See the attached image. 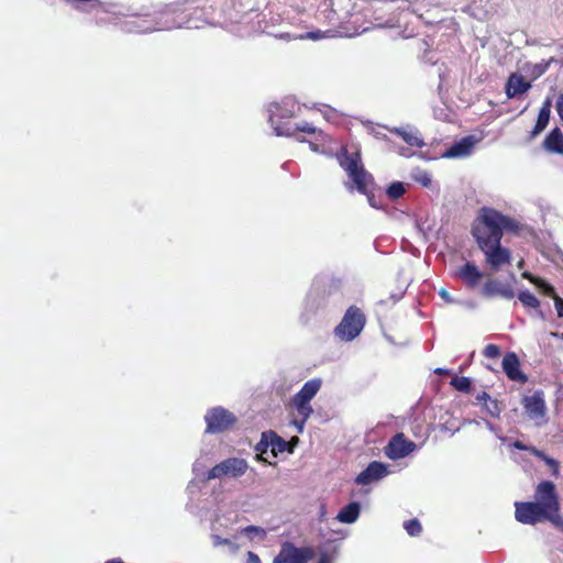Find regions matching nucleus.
<instances>
[{"mask_svg":"<svg viewBox=\"0 0 563 563\" xmlns=\"http://www.w3.org/2000/svg\"><path fill=\"white\" fill-rule=\"evenodd\" d=\"M451 386L462 393L471 394L472 393V382L468 377L457 376L455 375L451 382Z\"/></svg>","mask_w":563,"mask_h":563,"instance_id":"5701e85b","label":"nucleus"},{"mask_svg":"<svg viewBox=\"0 0 563 563\" xmlns=\"http://www.w3.org/2000/svg\"><path fill=\"white\" fill-rule=\"evenodd\" d=\"M247 462L243 459L229 457L209 470L207 478H221L223 476L240 477L247 471Z\"/></svg>","mask_w":563,"mask_h":563,"instance_id":"6e6552de","label":"nucleus"},{"mask_svg":"<svg viewBox=\"0 0 563 563\" xmlns=\"http://www.w3.org/2000/svg\"><path fill=\"white\" fill-rule=\"evenodd\" d=\"M534 500L516 501L515 518L522 525L536 526L549 521L563 533L561 500L555 484L551 481L540 482L533 494Z\"/></svg>","mask_w":563,"mask_h":563,"instance_id":"f03ea898","label":"nucleus"},{"mask_svg":"<svg viewBox=\"0 0 563 563\" xmlns=\"http://www.w3.org/2000/svg\"><path fill=\"white\" fill-rule=\"evenodd\" d=\"M366 316L357 306H350L340 323L334 328V335L343 342H351L363 331Z\"/></svg>","mask_w":563,"mask_h":563,"instance_id":"39448f33","label":"nucleus"},{"mask_svg":"<svg viewBox=\"0 0 563 563\" xmlns=\"http://www.w3.org/2000/svg\"><path fill=\"white\" fill-rule=\"evenodd\" d=\"M518 299L526 308L539 309V299L530 291L523 290L518 294Z\"/></svg>","mask_w":563,"mask_h":563,"instance_id":"b1692460","label":"nucleus"},{"mask_svg":"<svg viewBox=\"0 0 563 563\" xmlns=\"http://www.w3.org/2000/svg\"><path fill=\"white\" fill-rule=\"evenodd\" d=\"M219 543H229V540L219 541Z\"/></svg>","mask_w":563,"mask_h":563,"instance_id":"79ce46f5","label":"nucleus"},{"mask_svg":"<svg viewBox=\"0 0 563 563\" xmlns=\"http://www.w3.org/2000/svg\"><path fill=\"white\" fill-rule=\"evenodd\" d=\"M543 147L549 153L563 154V133L560 128H554L545 136Z\"/></svg>","mask_w":563,"mask_h":563,"instance_id":"f3484780","label":"nucleus"},{"mask_svg":"<svg viewBox=\"0 0 563 563\" xmlns=\"http://www.w3.org/2000/svg\"><path fill=\"white\" fill-rule=\"evenodd\" d=\"M404 528L407 531V533L411 537H417L422 532V526L420 521L416 518L405 521Z\"/></svg>","mask_w":563,"mask_h":563,"instance_id":"a878e982","label":"nucleus"},{"mask_svg":"<svg viewBox=\"0 0 563 563\" xmlns=\"http://www.w3.org/2000/svg\"><path fill=\"white\" fill-rule=\"evenodd\" d=\"M503 371L506 376L512 382H519L525 384L528 380L526 374L520 369V362L518 355L515 352H508L503 358Z\"/></svg>","mask_w":563,"mask_h":563,"instance_id":"4468645a","label":"nucleus"},{"mask_svg":"<svg viewBox=\"0 0 563 563\" xmlns=\"http://www.w3.org/2000/svg\"><path fill=\"white\" fill-rule=\"evenodd\" d=\"M423 187H429L431 185V178L428 174H423L417 179Z\"/></svg>","mask_w":563,"mask_h":563,"instance_id":"473e14b6","label":"nucleus"},{"mask_svg":"<svg viewBox=\"0 0 563 563\" xmlns=\"http://www.w3.org/2000/svg\"><path fill=\"white\" fill-rule=\"evenodd\" d=\"M490 398H492V397H490V396H489V394H488V393H486V391H482V393L477 394V396H476V400H477V402H478V404H481V405H483V406H484L488 400H490Z\"/></svg>","mask_w":563,"mask_h":563,"instance_id":"2f4dec72","label":"nucleus"},{"mask_svg":"<svg viewBox=\"0 0 563 563\" xmlns=\"http://www.w3.org/2000/svg\"><path fill=\"white\" fill-rule=\"evenodd\" d=\"M361 507L356 501H352L344 506L336 516V519L340 522L344 523H353L357 520L360 516Z\"/></svg>","mask_w":563,"mask_h":563,"instance_id":"412c9836","label":"nucleus"},{"mask_svg":"<svg viewBox=\"0 0 563 563\" xmlns=\"http://www.w3.org/2000/svg\"><path fill=\"white\" fill-rule=\"evenodd\" d=\"M520 224L514 218L494 208L483 207L472 224V235L485 255V263L493 272L511 263V252L501 246L504 232L518 233Z\"/></svg>","mask_w":563,"mask_h":563,"instance_id":"f257e3e1","label":"nucleus"},{"mask_svg":"<svg viewBox=\"0 0 563 563\" xmlns=\"http://www.w3.org/2000/svg\"><path fill=\"white\" fill-rule=\"evenodd\" d=\"M544 295L551 297V298H555L558 297L556 292H555V289L552 285H550L548 282H545L544 279L540 278L536 285Z\"/></svg>","mask_w":563,"mask_h":563,"instance_id":"cd10ccee","label":"nucleus"},{"mask_svg":"<svg viewBox=\"0 0 563 563\" xmlns=\"http://www.w3.org/2000/svg\"><path fill=\"white\" fill-rule=\"evenodd\" d=\"M474 146V141L472 136H466L454 143L451 147H449L445 152L446 157H462L468 155Z\"/></svg>","mask_w":563,"mask_h":563,"instance_id":"a211bd4d","label":"nucleus"},{"mask_svg":"<svg viewBox=\"0 0 563 563\" xmlns=\"http://www.w3.org/2000/svg\"><path fill=\"white\" fill-rule=\"evenodd\" d=\"M486 411L492 416V417H497L500 412V408L498 406V402L496 399H493L490 398V400H488L485 405H484Z\"/></svg>","mask_w":563,"mask_h":563,"instance_id":"c756f323","label":"nucleus"},{"mask_svg":"<svg viewBox=\"0 0 563 563\" xmlns=\"http://www.w3.org/2000/svg\"><path fill=\"white\" fill-rule=\"evenodd\" d=\"M514 445H515V448H516V449H519V450H529V449H528V448H527L522 442H520V441L515 442V444H514Z\"/></svg>","mask_w":563,"mask_h":563,"instance_id":"e433bc0d","label":"nucleus"},{"mask_svg":"<svg viewBox=\"0 0 563 563\" xmlns=\"http://www.w3.org/2000/svg\"><path fill=\"white\" fill-rule=\"evenodd\" d=\"M397 133L401 136V139L407 144H409L411 146H417V147L423 146V142L419 137L413 135L412 133L407 132V131H400V130H397Z\"/></svg>","mask_w":563,"mask_h":563,"instance_id":"bb28decb","label":"nucleus"},{"mask_svg":"<svg viewBox=\"0 0 563 563\" xmlns=\"http://www.w3.org/2000/svg\"><path fill=\"white\" fill-rule=\"evenodd\" d=\"M258 530H260V528H258V527H256V526H249V527L245 529V531H247V532H249V531H258Z\"/></svg>","mask_w":563,"mask_h":563,"instance_id":"4c0bfd02","label":"nucleus"},{"mask_svg":"<svg viewBox=\"0 0 563 563\" xmlns=\"http://www.w3.org/2000/svg\"><path fill=\"white\" fill-rule=\"evenodd\" d=\"M321 388V379L312 378L303 384L301 389L292 397L291 406L297 410L298 418L294 420V424L298 432H302L303 427L313 412L310 405L311 399Z\"/></svg>","mask_w":563,"mask_h":563,"instance_id":"20e7f679","label":"nucleus"},{"mask_svg":"<svg viewBox=\"0 0 563 563\" xmlns=\"http://www.w3.org/2000/svg\"><path fill=\"white\" fill-rule=\"evenodd\" d=\"M481 295L485 298L499 296L505 299H512L515 290L508 283H503L497 278H488L482 287Z\"/></svg>","mask_w":563,"mask_h":563,"instance_id":"9b49d317","label":"nucleus"},{"mask_svg":"<svg viewBox=\"0 0 563 563\" xmlns=\"http://www.w3.org/2000/svg\"><path fill=\"white\" fill-rule=\"evenodd\" d=\"M435 373L442 375V374H448V371L442 369V368H438V369H435Z\"/></svg>","mask_w":563,"mask_h":563,"instance_id":"a19ab883","label":"nucleus"},{"mask_svg":"<svg viewBox=\"0 0 563 563\" xmlns=\"http://www.w3.org/2000/svg\"><path fill=\"white\" fill-rule=\"evenodd\" d=\"M531 453L538 459L542 460L549 467L551 468L552 475L558 477L560 474V463L548 456L543 451H540L536 448H531Z\"/></svg>","mask_w":563,"mask_h":563,"instance_id":"4be33fe9","label":"nucleus"},{"mask_svg":"<svg viewBox=\"0 0 563 563\" xmlns=\"http://www.w3.org/2000/svg\"><path fill=\"white\" fill-rule=\"evenodd\" d=\"M405 192H406L405 185L400 181L391 183L386 190L387 196L391 200H397L398 198L402 197L405 195Z\"/></svg>","mask_w":563,"mask_h":563,"instance_id":"393cba45","label":"nucleus"},{"mask_svg":"<svg viewBox=\"0 0 563 563\" xmlns=\"http://www.w3.org/2000/svg\"><path fill=\"white\" fill-rule=\"evenodd\" d=\"M106 563H123V561H121L120 559H112L107 561Z\"/></svg>","mask_w":563,"mask_h":563,"instance_id":"ea45409f","label":"nucleus"},{"mask_svg":"<svg viewBox=\"0 0 563 563\" xmlns=\"http://www.w3.org/2000/svg\"><path fill=\"white\" fill-rule=\"evenodd\" d=\"M501 354L500 347L496 344H488L483 350V355L487 358H497Z\"/></svg>","mask_w":563,"mask_h":563,"instance_id":"c85d7f7f","label":"nucleus"},{"mask_svg":"<svg viewBox=\"0 0 563 563\" xmlns=\"http://www.w3.org/2000/svg\"><path fill=\"white\" fill-rule=\"evenodd\" d=\"M318 563H331V560L327 553H322L319 558Z\"/></svg>","mask_w":563,"mask_h":563,"instance_id":"c9c22d12","label":"nucleus"},{"mask_svg":"<svg viewBox=\"0 0 563 563\" xmlns=\"http://www.w3.org/2000/svg\"><path fill=\"white\" fill-rule=\"evenodd\" d=\"M386 474V465L374 461L371 462L368 466L356 476L355 483L360 485H367L383 478Z\"/></svg>","mask_w":563,"mask_h":563,"instance_id":"2eb2a0df","label":"nucleus"},{"mask_svg":"<svg viewBox=\"0 0 563 563\" xmlns=\"http://www.w3.org/2000/svg\"><path fill=\"white\" fill-rule=\"evenodd\" d=\"M551 114V101L547 99L539 110L538 119L531 132L532 136L540 134L548 125Z\"/></svg>","mask_w":563,"mask_h":563,"instance_id":"6ab92c4d","label":"nucleus"},{"mask_svg":"<svg viewBox=\"0 0 563 563\" xmlns=\"http://www.w3.org/2000/svg\"><path fill=\"white\" fill-rule=\"evenodd\" d=\"M555 309L558 311V316L563 318V299L561 297H555L554 299Z\"/></svg>","mask_w":563,"mask_h":563,"instance_id":"7c9ffc66","label":"nucleus"},{"mask_svg":"<svg viewBox=\"0 0 563 563\" xmlns=\"http://www.w3.org/2000/svg\"><path fill=\"white\" fill-rule=\"evenodd\" d=\"M276 132L278 135L286 136H296L297 132H303L310 135L322 136V131L313 126L311 123L303 122L301 124H296L292 129H287V131H283L280 126L276 128Z\"/></svg>","mask_w":563,"mask_h":563,"instance_id":"aec40b11","label":"nucleus"},{"mask_svg":"<svg viewBox=\"0 0 563 563\" xmlns=\"http://www.w3.org/2000/svg\"><path fill=\"white\" fill-rule=\"evenodd\" d=\"M246 563H261V560L257 554L250 551L247 553V562Z\"/></svg>","mask_w":563,"mask_h":563,"instance_id":"f704fd0d","label":"nucleus"},{"mask_svg":"<svg viewBox=\"0 0 563 563\" xmlns=\"http://www.w3.org/2000/svg\"><path fill=\"white\" fill-rule=\"evenodd\" d=\"M413 441L407 439L404 433L395 434L385 446V454L391 460H399L408 456L416 450Z\"/></svg>","mask_w":563,"mask_h":563,"instance_id":"1a4fd4ad","label":"nucleus"},{"mask_svg":"<svg viewBox=\"0 0 563 563\" xmlns=\"http://www.w3.org/2000/svg\"><path fill=\"white\" fill-rule=\"evenodd\" d=\"M314 555L311 547L297 548L294 543L286 541L282 544L273 563H308Z\"/></svg>","mask_w":563,"mask_h":563,"instance_id":"423d86ee","label":"nucleus"},{"mask_svg":"<svg viewBox=\"0 0 563 563\" xmlns=\"http://www.w3.org/2000/svg\"><path fill=\"white\" fill-rule=\"evenodd\" d=\"M531 88V84L518 73H512L506 82L505 92L507 98L512 99L519 95H523Z\"/></svg>","mask_w":563,"mask_h":563,"instance_id":"dca6fc26","label":"nucleus"},{"mask_svg":"<svg viewBox=\"0 0 563 563\" xmlns=\"http://www.w3.org/2000/svg\"><path fill=\"white\" fill-rule=\"evenodd\" d=\"M455 275L468 289L477 288L484 277V273L474 262H466Z\"/></svg>","mask_w":563,"mask_h":563,"instance_id":"f8f14e48","label":"nucleus"},{"mask_svg":"<svg viewBox=\"0 0 563 563\" xmlns=\"http://www.w3.org/2000/svg\"><path fill=\"white\" fill-rule=\"evenodd\" d=\"M268 448H271L275 456L277 453L291 451L289 442L277 435L274 431L263 432L261 442L256 446L257 451H261V453H265Z\"/></svg>","mask_w":563,"mask_h":563,"instance_id":"ddd939ff","label":"nucleus"},{"mask_svg":"<svg viewBox=\"0 0 563 563\" xmlns=\"http://www.w3.org/2000/svg\"><path fill=\"white\" fill-rule=\"evenodd\" d=\"M522 277L525 279H528L530 283H532L534 286L537 285L538 280L540 279V277H537L534 275H532L531 273L529 272H525L522 273Z\"/></svg>","mask_w":563,"mask_h":563,"instance_id":"72a5a7b5","label":"nucleus"},{"mask_svg":"<svg viewBox=\"0 0 563 563\" xmlns=\"http://www.w3.org/2000/svg\"><path fill=\"white\" fill-rule=\"evenodd\" d=\"M205 419L207 422L206 431L209 433H220L227 431L236 422L235 416L222 407L210 409L206 413Z\"/></svg>","mask_w":563,"mask_h":563,"instance_id":"0eeeda50","label":"nucleus"},{"mask_svg":"<svg viewBox=\"0 0 563 563\" xmlns=\"http://www.w3.org/2000/svg\"><path fill=\"white\" fill-rule=\"evenodd\" d=\"M310 147H311V150H312V151H314V152H318V151H319V146H318L317 144L312 143V142H310Z\"/></svg>","mask_w":563,"mask_h":563,"instance_id":"58836bf2","label":"nucleus"},{"mask_svg":"<svg viewBox=\"0 0 563 563\" xmlns=\"http://www.w3.org/2000/svg\"><path fill=\"white\" fill-rule=\"evenodd\" d=\"M338 161L339 165L352 180L356 190L367 197L373 208L379 209L380 206L376 202L373 192L375 186L374 177L365 169L361 153L358 151L349 152L346 147H342L341 152L338 154Z\"/></svg>","mask_w":563,"mask_h":563,"instance_id":"7ed1b4c3","label":"nucleus"},{"mask_svg":"<svg viewBox=\"0 0 563 563\" xmlns=\"http://www.w3.org/2000/svg\"><path fill=\"white\" fill-rule=\"evenodd\" d=\"M522 406L529 418L536 420L538 424L544 420L547 406L543 391L537 390L530 396H525Z\"/></svg>","mask_w":563,"mask_h":563,"instance_id":"9d476101","label":"nucleus"}]
</instances>
